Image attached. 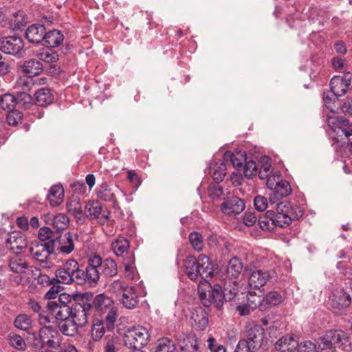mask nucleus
<instances>
[{
  "label": "nucleus",
  "instance_id": "nucleus-1",
  "mask_svg": "<svg viewBox=\"0 0 352 352\" xmlns=\"http://www.w3.org/2000/svg\"><path fill=\"white\" fill-rule=\"evenodd\" d=\"M61 337L56 327H41L38 331L29 333L27 342L34 352H52L60 347Z\"/></svg>",
  "mask_w": 352,
  "mask_h": 352
},
{
  "label": "nucleus",
  "instance_id": "nucleus-2",
  "mask_svg": "<svg viewBox=\"0 0 352 352\" xmlns=\"http://www.w3.org/2000/svg\"><path fill=\"white\" fill-rule=\"evenodd\" d=\"M87 267L89 286H96L100 276L111 278L118 274L116 263L111 258L103 260L99 255L89 257Z\"/></svg>",
  "mask_w": 352,
  "mask_h": 352
},
{
  "label": "nucleus",
  "instance_id": "nucleus-3",
  "mask_svg": "<svg viewBox=\"0 0 352 352\" xmlns=\"http://www.w3.org/2000/svg\"><path fill=\"white\" fill-rule=\"evenodd\" d=\"M184 267L186 276L192 280L200 277L206 281L207 278L212 277L216 269L210 258L204 254H200L197 259L192 255L188 256L184 260Z\"/></svg>",
  "mask_w": 352,
  "mask_h": 352
},
{
  "label": "nucleus",
  "instance_id": "nucleus-4",
  "mask_svg": "<svg viewBox=\"0 0 352 352\" xmlns=\"http://www.w3.org/2000/svg\"><path fill=\"white\" fill-rule=\"evenodd\" d=\"M87 267L80 269L78 263L75 259H68L55 272L56 281L58 283L69 285L73 283L82 285H88V276L86 274Z\"/></svg>",
  "mask_w": 352,
  "mask_h": 352
},
{
  "label": "nucleus",
  "instance_id": "nucleus-5",
  "mask_svg": "<svg viewBox=\"0 0 352 352\" xmlns=\"http://www.w3.org/2000/svg\"><path fill=\"white\" fill-rule=\"evenodd\" d=\"M210 287L207 293L200 292L199 298L204 306L210 307L213 305L217 309H222L225 302L233 300L238 292L236 285L229 289L227 287L223 289L217 283L212 286L210 284Z\"/></svg>",
  "mask_w": 352,
  "mask_h": 352
},
{
  "label": "nucleus",
  "instance_id": "nucleus-6",
  "mask_svg": "<svg viewBox=\"0 0 352 352\" xmlns=\"http://www.w3.org/2000/svg\"><path fill=\"white\" fill-rule=\"evenodd\" d=\"M62 309L60 315L62 314L63 319L71 318L80 327H83L87 323L88 317L93 314L85 294L76 302H73L70 308L63 307Z\"/></svg>",
  "mask_w": 352,
  "mask_h": 352
},
{
  "label": "nucleus",
  "instance_id": "nucleus-7",
  "mask_svg": "<svg viewBox=\"0 0 352 352\" xmlns=\"http://www.w3.org/2000/svg\"><path fill=\"white\" fill-rule=\"evenodd\" d=\"M264 329L254 325L247 331L246 339L239 340L234 352H256L262 346Z\"/></svg>",
  "mask_w": 352,
  "mask_h": 352
},
{
  "label": "nucleus",
  "instance_id": "nucleus-8",
  "mask_svg": "<svg viewBox=\"0 0 352 352\" xmlns=\"http://www.w3.org/2000/svg\"><path fill=\"white\" fill-rule=\"evenodd\" d=\"M148 332L143 327L128 329L124 334V345L132 349H142L147 344Z\"/></svg>",
  "mask_w": 352,
  "mask_h": 352
},
{
  "label": "nucleus",
  "instance_id": "nucleus-9",
  "mask_svg": "<svg viewBox=\"0 0 352 352\" xmlns=\"http://www.w3.org/2000/svg\"><path fill=\"white\" fill-rule=\"evenodd\" d=\"M50 245L48 246L49 250H53L65 255L71 254L75 248L73 235L70 232H62L48 241Z\"/></svg>",
  "mask_w": 352,
  "mask_h": 352
},
{
  "label": "nucleus",
  "instance_id": "nucleus-10",
  "mask_svg": "<svg viewBox=\"0 0 352 352\" xmlns=\"http://www.w3.org/2000/svg\"><path fill=\"white\" fill-rule=\"evenodd\" d=\"M49 245H50L49 241H46L30 248L31 255L35 259L37 265L45 270H50L54 265L53 262L50 259V256L54 254V252L49 250Z\"/></svg>",
  "mask_w": 352,
  "mask_h": 352
},
{
  "label": "nucleus",
  "instance_id": "nucleus-11",
  "mask_svg": "<svg viewBox=\"0 0 352 352\" xmlns=\"http://www.w3.org/2000/svg\"><path fill=\"white\" fill-rule=\"evenodd\" d=\"M352 88V74L346 72L343 76H335L330 80L331 93L334 99L345 95L348 89Z\"/></svg>",
  "mask_w": 352,
  "mask_h": 352
},
{
  "label": "nucleus",
  "instance_id": "nucleus-12",
  "mask_svg": "<svg viewBox=\"0 0 352 352\" xmlns=\"http://www.w3.org/2000/svg\"><path fill=\"white\" fill-rule=\"evenodd\" d=\"M334 349H339L344 352L352 351V341L347 333L342 330H329L324 333Z\"/></svg>",
  "mask_w": 352,
  "mask_h": 352
},
{
  "label": "nucleus",
  "instance_id": "nucleus-13",
  "mask_svg": "<svg viewBox=\"0 0 352 352\" xmlns=\"http://www.w3.org/2000/svg\"><path fill=\"white\" fill-rule=\"evenodd\" d=\"M77 300L74 299L73 297L65 292L60 293L56 300H49L47 304V309L49 312L56 319H63L62 314L60 315V311L62 312V308H70L73 302Z\"/></svg>",
  "mask_w": 352,
  "mask_h": 352
},
{
  "label": "nucleus",
  "instance_id": "nucleus-14",
  "mask_svg": "<svg viewBox=\"0 0 352 352\" xmlns=\"http://www.w3.org/2000/svg\"><path fill=\"white\" fill-rule=\"evenodd\" d=\"M119 192L122 191L118 186L107 182L102 183L96 190L97 197L104 201L111 202L115 209H120L119 202L116 198V195Z\"/></svg>",
  "mask_w": 352,
  "mask_h": 352
},
{
  "label": "nucleus",
  "instance_id": "nucleus-15",
  "mask_svg": "<svg viewBox=\"0 0 352 352\" xmlns=\"http://www.w3.org/2000/svg\"><path fill=\"white\" fill-rule=\"evenodd\" d=\"M220 205L221 212L228 216L233 217L242 212L245 208V201L236 196L232 195L223 198Z\"/></svg>",
  "mask_w": 352,
  "mask_h": 352
},
{
  "label": "nucleus",
  "instance_id": "nucleus-16",
  "mask_svg": "<svg viewBox=\"0 0 352 352\" xmlns=\"http://www.w3.org/2000/svg\"><path fill=\"white\" fill-rule=\"evenodd\" d=\"M85 212L90 219H99L100 223L109 220V211L99 201H89L85 206Z\"/></svg>",
  "mask_w": 352,
  "mask_h": 352
},
{
  "label": "nucleus",
  "instance_id": "nucleus-17",
  "mask_svg": "<svg viewBox=\"0 0 352 352\" xmlns=\"http://www.w3.org/2000/svg\"><path fill=\"white\" fill-rule=\"evenodd\" d=\"M85 296L91 305L92 314H101L113 308V300L104 294H98L94 298L91 294H85Z\"/></svg>",
  "mask_w": 352,
  "mask_h": 352
},
{
  "label": "nucleus",
  "instance_id": "nucleus-18",
  "mask_svg": "<svg viewBox=\"0 0 352 352\" xmlns=\"http://www.w3.org/2000/svg\"><path fill=\"white\" fill-rule=\"evenodd\" d=\"M23 47V41L19 36L5 37L0 41V50L8 54L20 56Z\"/></svg>",
  "mask_w": 352,
  "mask_h": 352
},
{
  "label": "nucleus",
  "instance_id": "nucleus-19",
  "mask_svg": "<svg viewBox=\"0 0 352 352\" xmlns=\"http://www.w3.org/2000/svg\"><path fill=\"white\" fill-rule=\"evenodd\" d=\"M6 245L15 255H18L28 246L25 236L19 231H14L9 234L6 241Z\"/></svg>",
  "mask_w": 352,
  "mask_h": 352
},
{
  "label": "nucleus",
  "instance_id": "nucleus-20",
  "mask_svg": "<svg viewBox=\"0 0 352 352\" xmlns=\"http://www.w3.org/2000/svg\"><path fill=\"white\" fill-rule=\"evenodd\" d=\"M275 274L273 270H258L253 271L248 279L249 286L252 289H259L263 287L267 281L272 279Z\"/></svg>",
  "mask_w": 352,
  "mask_h": 352
},
{
  "label": "nucleus",
  "instance_id": "nucleus-21",
  "mask_svg": "<svg viewBox=\"0 0 352 352\" xmlns=\"http://www.w3.org/2000/svg\"><path fill=\"white\" fill-rule=\"evenodd\" d=\"M291 193L292 187L289 183L286 180L280 179L276 183L272 192H269V201L272 205H277L280 199L289 196Z\"/></svg>",
  "mask_w": 352,
  "mask_h": 352
},
{
  "label": "nucleus",
  "instance_id": "nucleus-22",
  "mask_svg": "<svg viewBox=\"0 0 352 352\" xmlns=\"http://www.w3.org/2000/svg\"><path fill=\"white\" fill-rule=\"evenodd\" d=\"M330 126L332 131L338 136L344 135L346 138L352 136V124L344 117L338 116L335 118Z\"/></svg>",
  "mask_w": 352,
  "mask_h": 352
},
{
  "label": "nucleus",
  "instance_id": "nucleus-23",
  "mask_svg": "<svg viewBox=\"0 0 352 352\" xmlns=\"http://www.w3.org/2000/svg\"><path fill=\"white\" fill-rule=\"evenodd\" d=\"M45 218L46 223L52 225L53 230L57 235L60 234V231L67 228L69 222L68 217L65 214H48Z\"/></svg>",
  "mask_w": 352,
  "mask_h": 352
},
{
  "label": "nucleus",
  "instance_id": "nucleus-24",
  "mask_svg": "<svg viewBox=\"0 0 352 352\" xmlns=\"http://www.w3.org/2000/svg\"><path fill=\"white\" fill-rule=\"evenodd\" d=\"M45 34V26L42 24H33L25 31L27 40L32 43H40L43 41Z\"/></svg>",
  "mask_w": 352,
  "mask_h": 352
},
{
  "label": "nucleus",
  "instance_id": "nucleus-25",
  "mask_svg": "<svg viewBox=\"0 0 352 352\" xmlns=\"http://www.w3.org/2000/svg\"><path fill=\"white\" fill-rule=\"evenodd\" d=\"M279 211L284 212L286 217L289 218V224L292 220H298L303 215V211L300 206L292 204L289 201H283L278 204Z\"/></svg>",
  "mask_w": 352,
  "mask_h": 352
},
{
  "label": "nucleus",
  "instance_id": "nucleus-26",
  "mask_svg": "<svg viewBox=\"0 0 352 352\" xmlns=\"http://www.w3.org/2000/svg\"><path fill=\"white\" fill-rule=\"evenodd\" d=\"M331 300L334 308L340 309L349 306L351 298V295L344 289H336L332 293Z\"/></svg>",
  "mask_w": 352,
  "mask_h": 352
},
{
  "label": "nucleus",
  "instance_id": "nucleus-27",
  "mask_svg": "<svg viewBox=\"0 0 352 352\" xmlns=\"http://www.w3.org/2000/svg\"><path fill=\"white\" fill-rule=\"evenodd\" d=\"M64 38L63 34L60 30L56 29L48 32L45 30L43 45L50 48L58 47L63 44Z\"/></svg>",
  "mask_w": 352,
  "mask_h": 352
},
{
  "label": "nucleus",
  "instance_id": "nucleus-28",
  "mask_svg": "<svg viewBox=\"0 0 352 352\" xmlns=\"http://www.w3.org/2000/svg\"><path fill=\"white\" fill-rule=\"evenodd\" d=\"M118 300L126 308L133 309L138 303V296L133 286H129Z\"/></svg>",
  "mask_w": 352,
  "mask_h": 352
},
{
  "label": "nucleus",
  "instance_id": "nucleus-29",
  "mask_svg": "<svg viewBox=\"0 0 352 352\" xmlns=\"http://www.w3.org/2000/svg\"><path fill=\"white\" fill-rule=\"evenodd\" d=\"M179 345L182 352H197L198 350L197 338L192 333L186 334L179 340Z\"/></svg>",
  "mask_w": 352,
  "mask_h": 352
},
{
  "label": "nucleus",
  "instance_id": "nucleus-30",
  "mask_svg": "<svg viewBox=\"0 0 352 352\" xmlns=\"http://www.w3.org/2000/svg\"><path fill=\"white\" fill-rule=\"evenodd\" d=\"M298 342L292 336H284L280 338L275 344L278 352H295L298 350Z\"/></svg>",
  "mask_w": 352,
  "mask_h": 352
},
{
  "label": "nucleus",
  "instance_id": "nucleus-31",
  "mask_svg": "<svg viewBox=\"0 0 352 352\" xmlns=\"http://www.w3.org/2000/svg\"><path fill=\"white\" fill-rule=\"evenodd\" d=\"M43 70V67L38 60L31 58L24 62L22 71L28 77L39 75Z\"/></svg>",
  "mask_w": 352,
  "mask_h": 352
},
{
  "label": "nucleus",
  "instance_id": "nucleus-32",
  "mask_svg": "<svg viewBox=\"0 0 352 352\" xmlns=\"http://www.w3.org/2000/svg\"><path fill=\"white\" fill-rule=\"evenodd\" d=\"M35 103L38 106L47 107L52 104L54 100V96L52 90L48 88H41L34 94Z\"/></svg>",
  "mask_w": 352,
  "mask_h": 352
},
{
  "label": "nucleus",
  "instance_id": "nucleus-33",
  "mask_svg": "<svg viewBox=\"0 0 352 352\" xmlns=\"http://www.w3.org/2000/svg\"><path fill=\"white\" fill-rule=\"evenodd\" d=\"M208 173L210 174L214 181L219 184L222 182L226 174V166L223 161L210 164L208 167Z\"/></svg>",
  "mask_w": 352,
  "mask_h": 352
},
{
  "label": "nucleus",
  "instance_id": "nucleus-34",
  "mask_svg": "<svg viewBox=\"0 0 352 352\" xmlns=\"http://www.w3.org/2000/svg\"><path fill=\"white\" fill-rule=\"evenodd\" d=\"M223 161L230 160L234 167L240 168L243 167L247 160V155L245 151H239L234 153L226 151L223 155Z\"/></svg>",
  "mask_w": 352,
  "mask_h": 352
},
{
  "label": "nucleus",
  "instance_id": "nucleus-35",
  "mask_svg": "<svg viewBox=\"0 0 352 352\" xmlns=\"http://www.w3.org/2000/svg\"><path fill=\"white\" fill-rule=\"evenodd\" d=\"M191 318L195 322L197 329L199 331L206 329L208 324V314L202 308H198L192 314Z\"/></svg>",
  "mask_w": 352,
  "mask_h": 352
},
{
  "label": "nucleus",
  "instance_id": "nucleus-36",
  "mask_svg": "<svg viewBox=\"0 0 352 352\" xmlns=\"http://www.w3.org/2000/svg\"><path fill=\"white\" fill-rule=\"evenodd\" d=\"M64 189L61 185H54L49 190L47 199L52 206H58L63 200Z\"/></svg>",
  "mask_w": 352,
  "mask_h": 352
},
{
  "label": "nucleus",
  "instance_id": "nucleus-37",
  "mask_svg": "<svg viewBox=\"0 0 352 352\" xmlns=\"http://www.w3.org/2000/svg\"><path fill=\"white\" fill-rule=\"evenodd\" d=\"M60 322L58 324L60 331L67 336L73 337L78 332V328L80 327L72 319H58Z\"/></svg>",
  "mask_w": 352,
  "mask_h": 352
},
{
  "label": "nucleus",
  "instance_id": "nucleus-38",
  "mask_svg": "<svg viewBox=\"0 0 352 352\" xmlns=\"http://www.w3.org/2000/svg\"><path fill=\"white\" fill-rule=\"evenodd\" d=\"M15 256L10 258L9 267L10 270L14 273L23 274L26 272L29 267V265L25 258L22 256Z\"/></svg>",
  "mask_w": 352,
  "mask_h": 352
},
{
  "label": "nucleus",
  "instance_id": "nucleus-39",
  "mask_svg": "<svg viewBox=\"0 0 352 352\" xmlns=\"http://www.w3.org/2000/svg\"><path fill=\"white\" fill-rule=\"evenodd\" d=\"M243 268L241 261L236 257H233L230 260L227 266L228 275L233 280L236 279L242 272Z\"/></svg>",
  "mask_w": 352,
  "mask_h": 352
},
{
  "label": "nucleus",
  "instance_id": "nucleus-40",
  "mask_svg": "<svg viewBox=\"0 0 352 352\" xmlns=\"http://www.w3.org/2000/svg\"><path fill=\"white\" fill-rule=\"evenodd\" d=\"M130 247V243L128 239L123 236H118L116 240L111 243V249L117 256H122L126 252Z\"/></svg>",
  "mask_w": 352,
  "mask_h": 352
},
{
  "label": "nucleus",
  "instance_id": "nucleus-41",
  "mask_svg": "<svg viewBox=\"0 0 352 352\" xmlns=\"http://www.w3.org/2000/svg\"><path fill=\"white\" fill-rule=\"evenodd\" d=\"M14 325L16 328L29 333V330L32 327V320L28 315L21 314L15 318Z\"/></svg>",
  "mask_w": 352,
  "mask_h": 352
},
{
  "label": "nucleus",
  "instance_id": "nucleus-42",
  "mask_svg": "<svg viewBox=\"0 0 352 352\" xmlns=\"http://www.w3.org/2000/svg\"><path fill=\"white\" fill-rule=\"evenodd\" d=\"M276 212L272 210H269L270 215H272L274 220V227L286 228L289 226L290 225L289 218L286 217L283 211L278 210V204L276 205Z\"/></svg>",
  "mask_w": 352,
  "mask_h": 352
},
{
  "label": "nucleus",
  "instance_id": "nucleus-43",
  "mask_svg": "<svg viewBox=\"0 0 352 352\" xmlns=\"http://www.w3.org/2000/svg\"><path fill=\"white\" fill-rule=\"evenodd\" d=\"M36 57L47 63H54L58 60V53L50 47L44 49L36 54Z\"/></svg>",
  "mask_w": 352,
  "mask_h": 352
},
{
  "label": "nucleus",
  "instance_id": "nucleus-44",
  "mask_svg": "<svg viewBox=\"0 0 352 352\" xmlns=\"http://www.w3.org/2000/svg\"><path fill=\"white\" fill-rule=\"evenodd\" d=\"M16 105V98L11 94H5L0 96V108L4 111H10Z\"/></svg>",
  "mask_w": 352,
  "mask_h": 352
},
{
  "label": "nucleus",
  "instance_id": "nucleus-45",
  "mask_svg": "<svg viewBox=\"0 0 352 352\" xmlns=\"http://www.w3.org/2000/svg\"><path fill=\"white\" fill-rule=\"evenodd\" d=\"M26 23L27 20L23 11L16 12L10 21V27L14 31L21 30Z\"/></svg>",
  "mask_w": 352,
  "mask_h": 352
},
{
  "label": "nucleus",
  "instance_id": "nucleus-46",
  "mask_svg": "<svg viewBox=\"0 0 352 352\" xmlns=\"http://www.w3.org/2000/svg\"><path fill=\"white\" fill-rule=\"evenodd\" d=\"M106 329L102 320H96L91 328V337L93 340L95 341L100 340L103 337Z\"/></svg>",
  "mask_w": 352,
  "mask_h": 352
},
{
  "label": "nucleus",
  "instance_id": "nucleus-47",
  "mask_svg": "<svg viewBox=\"0 0 352 352\" xmlns=\"http://www.w3.org/2000/svg\"><path fill=\"white\" fill-rule=\"evenodd\" d=\"M258 224L263 230L271 231L275 228L274 220L272 217V215H270L269 210L265 213V215L258 217Z\"/></svg>",
  "mask_w": 352,
  "mask_h": 352
},
{
  "label": "nucleus",
  "instance_id": "nucleus-48",
  "mask_svg": "<svg viewBox=\"0 0 352 352\" xmlns=\"http://www.w3.org/2000/svg\"><path fill=\"white\" fill-rule=\"evenodd\" d=\"M247 303L251 307V309L259 308L261 310L263 309V302H264L263 297L260 295H256L255 293L249 292L246 295Z\"/></svg>",
  "mask_w": 352,
  "mask_h": 352
},
{
  "label": "nucleus",
  "instance_id": "nucleus-49",
  "mask_svg": "<svg viewBox=\"0 0 352 352\" xmlns=\"http://www.w3.org/2000/svg\"><path fill=\"white\" fill-rule=\"evenodd\" d=\"M67 210L75 215L82 214V206L80 198L78 197H71L66 204Z\"/></svg>",
  "mask_w": 352,
  "mask_h": 352
},
{
  "label": "nucleus",
  "instance_id": "nucleus-50",
  "mask_svg": "<svg viewBox=\"0 0 352 352\" xmlns=\"http://www.w3.org/2000/svg\"><path fill=\"white\" fill-rule=\"evenodd\" d=\"M188 238L189 241L195 250L201 252L203 250V236L199 232L193 231L190 233Z\"/></svg>",
  "mask_w": 352,
  "mask_h": 352
},
{
  "label": "nucleus",
  "instance_id": "nucleus-51",
  "mask_svg": "<svg viewBox=\"0 0 352 352\" xmlns=\"http://www.w3.org/2000/svg\"><path fill=\"white\" fill-rule=\"evenodd\" d=\"M260 162L261 165L259 168L258 176L260 179H265L271 173V160L270 157L264 156L261 157Z\"/></svg>",
  "mask_w": 352,
  "mask_h": 352
},
{
  "label": "nucleus",
  "instance_id": "nucleus-52",
  "mask_svg": "<svg viewBox=\"0 0 352 352\" xmlns=\"http://www.w3.org/2000/svg\"><path fill=\"white\" fill-rule=\"evenodd\" d=\"M128 287L129 285L124 281L116 280L111 284L110 291L118 300Z\"/></svg>",
  "mask_w": 352,
  "mask_h": 352
},
{
  "label": "nucleus",
  "instance_id": "nucleus-53",
  "mask_svg": "<svg viewBox=\"0 0 352 352\" xmlns=\"http://www.w3.org/2000/svg\"><path fill=\"white\" fill-rule=\"evenodd\" d=\"M10 344L18 351L25 350L27 345L23 338L18 334H10L8 336Z\"/></svg>",
  "mask_w": 352,
  "mask_h": 352
},
{
  "label": "nucleus",
  "instance_id": "nucleus-54",
  "mask_svg": "<svg viewBox=\"0 0 352 352\" xmlns=\"http://www.w3.org/2000/svg\"><path fill=\"white\" fill-rule=\"evenodd\" d=\"M175 347L173 342L170 339L164 338L159 340V342L155 352H175Z\"/></svg>",
  "mask_w": 352,
  "mask_h": 352
},
{
  "label": "nucleus",
  "instance_id": "nucleus-55",
  "mask_svg": "<svg viewBox=\"0 0 352 352\" xmlns=\"http://www.w3.org/2000/svg\"><path fill=\"white\" fill-rule=\"evenodd\" d=\"M117 317V311L113 308L108 311L105 320L103 321L107 331H112L114 329Z\"/></svg>",
  "mask_w": 352,
  "mask_h": 352
},
{
  "label": "nucleus",
  "instance_id": "nucleus-56",
  "mask_svg": "<svg viewBox=\"0 0 352 352\" xmlns=\"http://www.w3.org/2000/svg\"><path fill=\"white\" fill-rule=\"evenodd\" d=\"M263 299L266 304L275 306L282 302L283 298L278 292L272 291L267 293Z\"/></svg>",
  "mask_w": 352,
  "mask_h": 352
},
{
  "label": "nucleus",
  "instance_id": "nucleus-57",
  "mask_svg": "<svg viewBox=\"0 0 352 352\" xmlns=\"http://www.w3.org/2000/svg\"><path fill=\"white\" fill-rule=\"evenodd\" d=\"M318 344L317 352H333L335 351L332 344L330 343L324 333L320 337Z\"/></svg>",
  "mask_w": 352,
  "mask_h": 352
},
{
  "label": "nucleus",
  "instance_id": "nucleus-58",
  "mask_svg": "<svg viewBox=\"0 0 352 352\" xmlns=\"http://www.w3.org/2000/svg\"><path fill=\"white\" fill-rule=\"evenodd\" d=\"M243 168V173L245 177L251 178L257 172V165L255 161L249 160L245 161Z\"/></svg>",
  "mask_w": 352,
  "mask_h": 352
},
{
  "label": "nucleus",
  "instance_id": "nucleus-59",
  "mask_svg": "<svg viewBox=\"0 0 352 352\" xmlns=\"http://www.w3.org/2000/svg\"><path fill=\"white\" fill-rule=\"evenodd\" d=\"M54 236H57V234L49 227L43 226L39 229L38 239L43 243L53 239Z\"/></svg>",
  "mask_w": 352,
  "mask_h": 352
},
{
  "label": "nucleus",
  "instance_id": "nucleus-60",
  "mask_svg": "<svg viewBox=\"0 0 352 352\" xmlns=\"http://www.w3.org/2000/svg\"><path fill=\"white\" fill-rule=\"evenodd\" d=\"M22 119V113L16 110L12 109L8 111V113L6 116V120L9 125L15 126Z\"/></svg>",
  "mask_w": 352,
  "mask_h": 352
},
{
  "label": "nucleus",
  "instance_id": "nucleus-61",
  "mask_svg": "<svg viewBox=\"0 0 352 352\" xmlns=\"http://www.w3.org/2000/svg\"><path fill=\"white\" fill-rule=\"evenodd\" d=\"M16 98V105L28 108L32 102V97L30 94L22 92L19 93Z\"/></svg>",
  "mask_w": 352,
  "mask_h": 352
},
{
  "label": "nucleus",
  "instance_id": "nucleus-62",
  "mask_svg": "<svg viewBox=\"0 0 352 352\" xmlns=\"http://www.w3.org/2000/svg\"><path fill=\"white\" fill-rule=\"evenodd\" d=\"M208 194L213 199H223L224 197L223 189L218 184H210L208 187Z\"/></svg>",
  "mask_w": 352,
  "mask_h": 352
},
{
  "label": "nucleus",
  "instance_id": "nucleus-63",
  "mask_svg": "<svg viewBox=\"0 0 352 352\" xmlns=\"http://www.w3.org/2000/svg\"><path fill=\"white\" fill-rule=\"evenodd\" d=\"M316 344L309 340L298 343L297 352H316Z\"/></svg>",
  "mask_w": 352,
  "mask_h": 352
},
{
  "label": "nucleus",
  "instance_id": "nucleus-64",
  "mask_svg": "<svg viewBox=\"0 0 352 352\" xmlns=\"http://www.w3.org/2000/svg\"><path fill=\"white\" fill-rule=\"evenodd\" d=\"M254 205L258 211L263 212L267 208V200L263 196L257 195L254 199Z\"/></svg>",
  "mask_w": 352,
  "mask_h": 352
}]
</instances>
